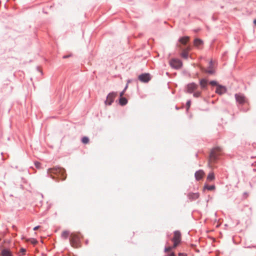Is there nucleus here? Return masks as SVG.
<instances>
[{"label": "nucleus", "instance_id": "nucleus-1", "mask_svg": "<svg viewBox=\"0 0 256 256\" xmlns=\"http://www.w3.org/2000/svg\"><path fill=\"white\" fill-rule=\"evenodd\" d=\"M222 148L219 147H215L212 148L210 152L208 158V165L210 168H212V164L216 162L218 156L221 154Z\"/></svg>", "mask_w": 256, "mask_h": 256}, {"label": "nucleus", "instance_id": "nucleus-2", "mask_svg": "<svg viewBox=\"0 0 256 256\" xmlns=\"http://www.w3.org/2000/svg\"><path fill=\"white\" fill-rule=\"evenodd\" d=\"M48 173L50 174V176L54 178V174L56 175L62 180H64L66 178V171L64 168L59 167H55L50 168L48 170Z\"/></svg>", "mask_w": 256, "mask_h": 256}, {"label": "nucleus", "instance_id": "nucleus-3", "mask_svg": "<svg viewBox=\"0 0 256 256\" xmlns=\"http://www.w3.org/2000/svg\"><path fill=\"white\" fill-rule=\"evenodd\" d=\"M70 244L74 248H78L80 246V236L78 234H72L70 236Z\"/></svg>", "mask_w": 256, "mask_h": 256}, {"label": "nucleus", "instance_id": "nucleus-4", "mask_svg": "<svg viewBox=\"0 0 256 256\" xmlns=\"http://www.w3.org/2000/svg\"><path fill=\"white\" fill-rule=\"evenodd\" d=\"M170 66L176 69H178L181 68L182 66V62L176 58H173L170 61Z\"/></svg>", "mask_w": 256, "mask_h": 256}, {"label": "nucleus", "instance_id": "nucleus-5", "mask_svg": "<svg viewBox=\"0 0 256 256\" xmlns=\"http://www.w3.org/2000/svg\"><path fill=\"white\" fill-rule=\"evenodd\" d=\"M116 96V93L112 92L110 93L107 96L106 100L105 102L106 104L110 105L114 102L115 98Z\"/></svg>", "mask_w": 256, "mask_h": 256}, {"label": "nucleus", "instance_id": "nucleus-6", "mask_svg": "<svg viewBox=\"0 0 256 256\" xmlns=\"http://www.w3.org/2000/svg\"><path fill=\"white\" fill-rule=\"evenodd\" d=\"M235 98L236 101L240 104H243L246 102V98L242 94H235Z\"/></svg>", "mask_w": 256, "mask_h": 256}, {"label": "nucleus", "instance_id": "nucleus-7", "mask_svg": "<svg viewBox=\"0 0 256 256\" xmlns=\"http://www.w3.org/2000/svg\"><path fill=\"white\" fill-rule=\"evenodd\" d=\"M138 79L141 82H147L150 80V78L148 74H144L139 76Z\"/></svg>", "mask_w": 256, "mask_h": 256}, {"label": "nucleus", "instance_id": "nucleus-8", "mask_svg": "<svg viewBox=\"0 0 256 256\" xmlns=\"http://www.w3.org/2000/svg\"><path fill=\"white\" fill-rule=\"evenodd\" d=\"M198 86L194 83H191L187 86V92L189 93L194 92L197 89Z\"/></svg>", "mask_w": 256, "mask_h": 256}, {"label": "nucleus", "instance_id": "nucleus-9", "mask_svg": "<svg viewBox=\"0 0 256 256\" xmlns=\"http://www.w3.org/2000/svg\"><path fill=\"white\" fill-rule=\"evenodd\" d=\"M191 48L190 46H187L186 48H184L182 50V52L180 54L181 56L184 58L187 59L188 58V52L190 50Z\"/></svg>", "mask_w": 256, "mask_h": 256}, {"label": "nucleus", "instance_id": "nucleus-10", "mask_svg": "<svg viewBox=\"0 0 256 256\" xmlns=\"http://www.w3.org/2000/svg\"><path fill=\"white\" fill-rule=\"evenodd\" d=\"M216 92L219 94H224L226 92V88L224 86L218 84L217 86Z\"/></svg>", "mask_w": 256, "mask_h": 256}, {"label": "nucleus", "instance_id": "nucleus-11", "mask_svg": "<svg viewBox=\"0 0 256 256\" xmlns=\"http://www.w3.org/2000/svg\"><path fill=\"white\" fill-rule=\"evenodd\" d=\"M204 175V172L202 170H199L195 173V177L198 180H201Z\"/></svg>", "mask_w": 256, "mask_h": 256}, {"label": "nucleus", "instance_id": "nucleus-12", "mask_svg": "<svg viewBox=\"0 0 256 256\" xmlns=\"http://www.w3.org/2000/svg\"><path fill=\"white\" fill-rule=\"evenodd\" d=\"M212 65V62L210 61L209 68L208 69H203L202 70L205 72L213 74L214 73V70H213Z\"/></svg>", "mask_w": 256, "mask_h": 256}, {"label": "nucleus", "instance_id": "nucleus-13", "mask_svg": "<svg viewBox=\"0 0 256 256\" xmlns=\"http://www.w3.org/2000/svg\"><path fill=\"white\" fill-rule=\"evenodd\" d=\"M188 197L190 200H195L198 198L199 194L198 193H190L188 194Z\"/></svg>", "mask_w": 256, "mask_h": 256}, {"label": "nucleus", "instance_id": "nucleus-14", "mask_svg": "<svg viewBox=\"0 0 256 256\" xmlns=\"http://www.w3.org/2000/svg\"><path fill=\"white\" fill-rule=\"evenodd\" d=\"M1 254L2 256H12V252L8 249L2 250Z\"/></svg>", "mask_w": 256, "mask_h": 256}, {"label": "nucleus", "instance_id": "nucleus-15", "mask_svg": "<svg viewBox=\"0 0 256 256\" xmlns=\"http://www.w3.org/2000/svg\"><path fill=\"white\" fill-rule=\"evenodd\" d=\"M189 40H190V37L186 36H184V37L180 38L179 40V42L182 44L185 45L187 44V42L189 41Z\"/></svg>", "mask_w": 256, "mask_h": 256}, {"label": "nucleus", "instance_id": "nucleus-16", "mask_svg": "<svg viewBox=\"0 0 256 256\" xmlns=\"http://www.w3.org/2000/svg\"><path fill=\"white\" fill-rule=\"evenodd\" d=\"M202 41L200 39L196 38L194 40V46L198 48H200V46H202Z\"/></svg>", "mask_w": 256, "mask_h": 256}, {"label": "nucleus", "instance_id": "nucleus-17", "mask_svg": "<svg viewBox=\"0 0 256 256\" xmlns=\"http://www.w3.org/2000/svg\"><path fill=\"white\" fill-rule=\"evenodd\" d=\"M200 86L202 88H204L207 86V80L205 79H202L200 80Z\"/></svg>", "mask_w": 256, "mask_h": 256}, {"label": "nucleus", "instance_id": "nucleus-18", "mask_svg": "<svg viewBox=\"0 0 256 256\" xmlns=\"http://www.w3.org/2000/svg\"><path fill=\"white\" fill-rule=\"evenodd\" d=\"M128 102L127 100L124 97H120V104L122 106L126 104Z\"/></svg>", "mask_w": 256, "mask_h": 256}, {"label": "nucleus", "instance_id": "nucleus-19", "mask_svg": "<svg viewBox=\"0 0 256 256\" xmlns=\"http://www.w3.org/2000/svg\"><path fill=\"white\" fill-rule=\"evenodd\" d=\"M214 178L215 177L214 172H212L208 174L207 176V180L208 181H212L214 180Z\"/></svg>", "mask_w": 256, "mask_h": 256}, {"label": "nucleus", "instance_id": "nucleus-20", "mask_svg": "<svg viewBox=\"0 0 256 256\" xmlns=\"http://www.w3.org/2000/svg\"><path fill=\"white\" fill-rule=\"evenodd\" d=\"M70 234V232L67 230L63 231L62 233V237L66 239L68 238V235Z\"/></svg>", "mask_w": 256, "mask_h": 256}, {"label": "nucleus", "instance_id": "nucleus-21", "mask_svg": "<svg viewBox=\"0 0 256 256\" xmlns=\"http://www.w3.org/2000/svg\"><path fill=\"white\" fill-rule=\"evenodd\" d=\"M204 188L210 190H212L215 189V186L214 185H212V186L206 185V186H204Z\"/></svg>", "mask_w": 256, "mask_h": 256}, {"label": "nucleus", "instance_id": "nucleus-22", "mask_svg": "<svg viewBox=\"0 0 256 256\" xmlns=\"http://www.w3.org/2000/svg\"><path fill=\"white\" fill-rule=\"evenodd\" d=\"M82 143L86 144L89 142V138L88 137L84 136L82 138Z\"/></svg>", "mask_w": 256, "mask_h": 256}, {"label": "nucleus", "instance_id": "nucleus-23", "mask_svg": "<svg viewBox=\"0 0 256 256\" xmlns=\"http://www.w3.org/2000/svg\"><path fill=\"white\" fill-rule=\"evenodd\" d=\"M201 92H196L194 94V96L196 98H198L200 96Z\"/></svg>", "mask_w": 256, "mask_h": 256}, {"label": "nucleus", "instance_id": "nucleus-24", "mask_svg": "<svg viewBox=\"0 0 256 256\" xmlns=\"http://www.w3.org/2000/svg\"><path fill=\"white\" fill-rule=\"evenodd\" d=\"M34 165L36 166V167L38 168V169H40V163L38 162H34Z\"/></svg>", "mask_w": 256, "mask_h": 256}, {"label": "nucleus", "instance_id": "nucleus-25", "mask_svg": "<svg viewBox=\"0 0 256 256\" xmlns=\"http://www.w3.org/2000/svg\"><path fill=\"white\" fill-rule=\"evenodd\" d=\"M190 106V100H188L186 104L187 110L189 109Z\"/></svg>", "mask_w": 256, "mask_h": 256}, {"label": "nucleus", "instance_id": "nucleus-26", "mask_svg": "<svg viewBox=\"0 0 256 256\" xmlns=\"http://www.w3.org/2000/svg\"><path fill=\"white\" fill-rule=\"evenodd\" d=\"M210 84L212 85V86H218V84H217V82L216 81H211Z\"/></svg>", "mask_w": 256, "mask_h": 256}, {"label": "nucleus", "instance_id": "nucleus-27", "mask_svg": "<svg viewBox=\"0 0 256 256\" xmlns=\"http://www.w3.org/2000/svg\"><path fill=\"white\" fill-rule=\"evenodd\" d=\"M29 240L33 244H36L38 242L37 240L34 238H32Z\"/></svg>", "mask_w": 256, "mask_h": 256}, {"label": "nucleus", "instance_id": "nucleus-28", "mask_svg": "<svg viewBox=\"0 0 256 256\" xmlns=\"http://www.w3.org/2000/svg\"><path fill=\"white\" fill-rule=\"evenodd\" d=\"M26 252V250L24 248H22L20 250V252H22L24 254H25Z\"/></svg>", "mask_w": 256, "mask_h": 256}, {"label": "nucleus", "instance_id": "nucleus-29", "mask_svg": "<svg viewBox=\"0 0 256 256\" xmlns=\"http://www.w3.org/2000/svg\"><path fill=\"white\" fill-rule=\"evenodd\" d=\"M127 86H126V88H125V89L122 91V92L120 94V97H122L123 95L124 94V92H125V90Z\"/></svg>", "mask_w": 256, "mask_h": 256}, {"label": "nucleus", "instance_id": "nucleus-30", "mask_svg": "<svg viewBox=\"0 0 256 256\" xmlns=\"http://www.w3.org/2000/svg\"><path fill=\"white\" fill-rule=\"evenodd\" d=\"M178 256H186V254L184 253H179Z\"/></svg>", "mask_w": 256, "mask_h": 256}, {"label": "nucleus", "instance_id": "nucleus-31", "mask_svg": "<svg viewBox=\"0 0 256 256\" xmlns=\"http://www.w3.org/2000/svg\"><path fill=\"white\" fill-rule=\"evenodd\" d=\"M39 228H40V226H35V227L34 228V230H38Z\"/></svg>", "mask_w": 256, "mask_h": 256}, {"label": "nucleus", "instance_id": "nucleus-32", "mask_svg": "<svg viewBox=\"0 0 256 256\" xmlns=\"http://www.w3.org/2000/svg\"><path fill=\"white\" fill-rule=\"evenodd\" d=\"M69 56H70V55H69V56H64L62 58H63L64 59V58H68Z\"/></svg>", "mask_w": 256, "mask_h": 256}, {"label": "nucleus", "instance_id": "nucleus-33", "mask_svg": "<svg viewBox=\"0 0 256 256\" xmlns=\"http://www.w3.org/2000/svg\"><path fill=\"white\" fill-rule=\"evenodd\" d=\"M254 23L256 25V19L254 20Z\"/></svg>", "mask_w": 256, "mask_h": 256}]
</instances>
